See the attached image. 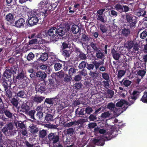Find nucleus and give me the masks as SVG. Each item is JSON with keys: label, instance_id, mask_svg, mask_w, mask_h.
<instances>
[{"label": "nucleus", "instance_id": "obj_1", "mask_svg": "<svg viewBox=\"0 0 147 147\" xmlns=\"http://www.w3.org/2000/svg\"><path fill=\"white\" fill-rule=\"evenodd\" d=\"M121 125L117 124H115L112 128L106 132L105 130L103 129H100L99 133L100 134H105V141L111 140L112 138L116 137L118 134V132L119 129L121 128Z\"/></svg>", "mask_w": 147, "mask_h": 147}, {"label": "nucleus", "instance_id": "obj_2", "mask_svg": "<svg viewBox=\"0 0 147 147\" xmlns=\"http://www.w3.org/2000/svg\"><path fill=\"white\" fill-rule=\"evenodd\" d=\"M45 1L46 0H44V1H41L37 5L38 9H37L38 12V14L39 19H43V20L44 18L48 15L47 4L45 3Z\"/></svg>", "mask_w": 147, "mask_h": 147}, {"label": "nucleus", "instance_id": "obj_3", "mask_svg": "<svg viewBox=\"0 0 147 147\" xmlns=\"http://www.w3.org/2000/svg\"><path fill=\"white\" fill-rule=\"evenodd\" d=\"M28 13L31 17L28 20V23L30 26L36 25L38 23L39 17L38 16V12L36 9H34L29 11Z\"/></svg>", "mask_w": 147, "mask_h": 147}, {"label": "nucleus", "instance_id": "obj_4", "mask_svg": "<svg viewBox=\"0 0 147 147\" xmlns=\"http://www.w3.org/2000/svg\"><path fill=\"white\" fill-rule=\"evenodd\" d=\"M125 19L127 22L129 23V25L130 28L136 27L138 21L135 16L132 14L128 13L125 15Z\"/></svg>", "mask_w": 147, "mask_h": 147}, {"label": "nucleus", "instance_id": "obj_5", "mask_svg": "<svg viewBox=\"0 0 147 147\" xmlns=\"http://www.w3.org/2000/svg\"><path fill=\"white\" fill-rule=\"evenodd\" d=\"M103 64V61H98L94 60L92 63H87V62L86 69L90 71L93 70L95 68V71H96L98 69L99 67L101 65Z\"/></svg>", "mask_w": 147, "mask_h": 147}, {"label": "nucleus", "instance_id": "obj_6", "mask_svg": "<svg viewBox=\"0 0 147 147\" xmlns=\"http://www.w3.org/2000/svg\"><path fill=\"white\" fill-rule=\"evenodd\" d=\"M13 125L12 122H9L7 124V125L4 126L2 129L3 133L6 134L7 132V135L11 136L14 135L16 132L13 131Z\"/></svg>", "mask_w": 147, "mask_h": 147}, {"label": "nucleus", "instance_id": "obj_7", "mask_svg": "<svg viewBox=\"0 0 147 147\" xmlns=\"http://www.w3.org/2000/svg\"><path fill=\"white\" fill-rule=\"evenodd\" d=\"M45 139L47 143L48 144H50L52 142L53 144H55L59 141V135H55V133L51 132Z\"/></svg>", "mask_w": 147, "mask_h": 147}, {"label": "nucleus", "instance_id": "obj_8", "mask_svg": "<svg viewBox=\"0 0 147 147\" xmlns=\"http://www.w3.org/2000/svg\"><path fill=\"white\" fill-rule=\"evenodd\" d=\"M57 30V28L56 27H52L47 32V36H50L51 40L54 42L57 41V40L56 39Z\"/></svg>", "mask_w": 147, "mask_h": 147}, {"label": "nucleus", "instance_id": "obj_9", "mask_svg": "<svg viewBox=\"0 0 147 147\" xmlns=\"http://www.w3.org/2000/svg\"><path fill=\"white\" fill-rule=\"evenodd\" d=\"M67 31L65 30L64 26H63V23L61 24L59 27L57 28V36L56 37V39L57 41L59 39H61L62 37L65 35Z\"/></svg>", "mask_w": 147, "mask_h": 147}, {"label": "nucleus", "instance_id": "obj_10", "mask_svg": "<svg viewBox=\"0 0 147 147\" xmlns=\"http://www.w3.org/2000/svg\"><path fill=\"white\" fill-rule=\"evenodd\" d=\"M140 95V92L138 91H133L132 93L131 94L130 97H128L129 101L127 102V105L130 106L131 104H133Z\"/></svg>", "mask_w": 147, "mask_h": 147}, {"label": "nucleus", "instance_id": "obj_11", "mask_svg": "<svg viewBox=\"0 0 147 147\" xmlns=\"http://www.w3.org/2000/svg\"><path fill=\"white\" fill-rule=\"evenodd\" d=\"M47 74L44 71H37L35 74V76L38 78L40 81H42V83L45 84H46L47 82L46 79L47 76Z\"/></svg>", "mask_w": 147, "mask_h": 147}, {"label": "nucleus", "instance_id": "obj_12", "mask_svg": "<svg viewBox=\"0 0 147 147\" xmlns=\"http://www.w3.org/2000/svg\"><path fill=\"white\" fill-rule=\"evenodd\" d=\"M63 91L61 92L59 94L57 95L55 97L53 98H46L45 101V102L50 105H53L54 104H56L58 102L59 99L60 94H63Z\"/></svg>", "mask_w": 147, "mask_h": 147}, {"label": "nucleus", "instance_id": "obj_13", "mask_svg": "<svg viewBox=\"0 0 147 147\" xmlns=\"http://www.w3.org/2000/svg\"><path fill=\"white\" fill-rule=\"evenodd\" d=\"M114 7L116 10H117L120 13L127 12L129 10V8L128 6L120 4V3H117L115 5Z\"/></svg>", "mask_w": 147, "mask_h": 147}, {"label": "nucleus", "instance_id": "obj_14", "mask_svg": "<svg viewBox=\"0 0 147 147\" xmlns=\"http://www.w3.org/2000/svg\"><path fill=\"white\" fill-rule=\"evenodd\" d=\"M75 51L77 55L78 58L80 60H84L87 58L86 55L78 47H75Z\"/></svg>", "mask_w": 147, "mask_h": 147}, {"label": "nucleus", "instance_id": "obj_15", "mask_svg": "<svg viewBox=\"0 0 147 147\" xmlns=\"http://www.w3.org/2000/svg\"><path fill=\"white\" fill-rule=\"evenodd\" d=\"M31 107V106L30 105V102H26L25 103H23L22 104L20 111L27 115L28 111L30 109Z\"/></svg>", "mask_w": 147, "mask_h": 147}, {"label": "nucleus", "instance_id": "obj_16", "mask_svg": "<svg viewBox=\"0 0 147 147\" xmlns=\"http://www.w3.org/2000/svg\"><path fill=\"white\" fill-rule=\"evenodd\" d=\"M127 105V103L126 105H125V104H124L123 101L121 100L120 101L118 102L116 104V106L119 107L117 109V111H119L121 109L122 111L121 112V113H123V111H125L128 108Z\"/></svg>", "mask_w": 147, "mask_h": 147}, {"label": "nucleus", "instance_id": "obj_17", "mask_svg": "<svg viewBox=\"0 0 147 147\" xmlns=\"http://www.w3.org/2000/svg\"><path fill=\"white\" fill-rule=\"evenodd\" d=\"M40 84H42L41 85L39 84L35 87V90L36 92H38V93H44L47 89L46 85H45L42 82Z\"/></svg>", "mask_w": 147, "mask_h": 147}, {"label": "nucleus", "instance_id": "obj_18", "mask_svg": "<svg viewBox=\"0 0 147 147\" xmlns=\"http://www.w3.org/2000/svg\"><path fill=\"white\" fill-rule=\"evenodd\" d=\"M105 140L100 137H95L93 138L92 142L97 145L103 146L105 143Z\"/></svg>", "mask_w": 147, "mask_h": 147}, {"label": "nucleus", "instance_id": "obj_19", "mask_svg": "<svg viewBox=\"0 0 147 147\" xmlns=\"http://www.w3.org/2000/svg\"><path fill=\"white\" fill-rule=\"evenodd\" d=\"M25 22L24 19L20 18L15 22L14 26L18 28L24 27Z\"/></svg>", "mask_w": 147, "mask_h": 147}, {"label": "nucleus", "instance_id": "obj_20", "mask_svg": "<svg viewBox=\"0 0 147 147\" xmlns=\"http://www.w3.org/2000/svg\"><path fill=\"white\" fill-rule=\"evenodd\" d=\"M111 53L113 58L115 60H118L120 57V55L118 51L113 48L111 49Z\"/></svg>", "mask_w": 147, "mask_h": 147}, {"label": "nucleus", "instance_id": "obj_21", "mask_svg": "<svg viewBox=\"0 0 147 147\" xmlns=\"http://www.w3.org/2000/svg\"><path fill=\"white\" fill-rule=\"evenodd\" d=\"M4 115L6 118V121H7L8 119L12 118L13 116H14V114L13 113L11 112L9 110L6 109L5 108Z\"/></svg>", "mask_w": 147, "mask_h": 147}, {"label": "nucleus", "instance_id": "obj_22", "mask_svg": "<svg viewBox=\"0 0 147 147\" xmlns=\"http://www.w3.org/2000/svg\"><path fill=\"white\" fill-rule=\"evenodd\" d=\"M32 97L34 102L37 104L41 103L45 98V97L42 96L37 95H36Z\"/></svg>", "mask_w": 147, "mask_h": 147}, {"label": "nucleus", "instance_id": "obj_23", "mask_svg": "<svg viewBox=\"0 0 147 147\" xmlns=\"http://www.w3.org/2000/svg\"><path fill=\"white\" fill-rule=\"evenodd\" d=\"M63 69L65 71L69 70L68 74L70 76L71 78L74 74H75L76 72V69L74 68V67H71L68 69V66H65L63 68Z\"/></svg>", "mask_w": 147, "mask_h": 147}, {"label": "nucleus", "instance_id": "obj_24", "mask_svg": "<svg viewBox=\"0 0 147 147\" xmlns=\"http://www.w3.org/2000/svg\"><path fill=\"white\" fill-rule=\"evenodd\" d=\"M104 55L103 53L99 49H98V51H97L96 53V57H97V59H101V61H103V63H104ZM96 59H95V60Z\"/></svg>", "mask_w": 147, "mask_h": 147}, {"label": "nucleus", "instance_id": "obj_25", "mask_svg": "<svg viewBox=\"0 0 147 147\" xmlns=\"http://www.w3.org/2000/svg\"><path fill=\"white\" fill-rule=\"evenodd\" d=\"M79 108L75 110V114L76 116L78 117H82L85 114V110L84 108L82 109L80 111Z\"/></svg>", "mask_w": 147, "mask_h": 147}, {"label": "nucleus", "instance_id": "obj_26", "mask_svg": "<svg viewBox=\"0 0 147 147\" xmlns=\"http://www.w3.org/2000/svg\"><path fill=\"white\" fill-rule=\"evenodd\" d=\"M40 53V57L37 59L38 61H44L47 60L48 58V54L46 53Z\"/></svg>", "mask_w": 147, "mask_h": 147}, {"label": "nucleus", "instance_id": "obj_27", "mask_svg": "<svg viewBox=\"0 0 147 147\" xmlns=\"http://www.w3.org/2000/svg\"><path fill=\"white\" fill-rule=\"evenodd\" d=\"M121 33L123 36L128 37L131 34L130 30L129 29L124 28L121 29Z\"/></svg>", "mask_w": 147, "mask_h": 147}, {"label": "nucleus", "instance_id": "obj_28", "mask_svg": "<svg viewBox=\"0 0 147 147\" xmlns=\"http://www.w3.org/2000/svg\"><path fill=\"white\" fill-rule=\"evenodd\" d=\"M71 30L73 34H77L80 31V28L78 25L74 24L72 25Z\"/></svg>", "mask_w": 147, "mask_h": 147}, {"label": "nucleus", "instance_id": "obj_29", "mask_svg": "<svg viewBox=\"0 0 147 147\" xmlns=\"http://www.w3.org/2000/svg\"><path fill=\"white\" fill-rule=\"evenodd\" d=\"M135 15L137 16L138 17L142 16H144L146 13V11L144 9H142L140 8L138 10H137L135 12Z\"/></svg>", "mask_w": 147, "mask_h": 147}, {"label": "nucleus", "instance_id": "obj_30", "mask_svg": "<svg viewBox=\"0 0 147 147\" xmlns=\"http://www.w3.org/2000/svg\"><path fill=\"white\" fill-rule=\"evenodd\" d=\"M5 107H0V119L3 121H6V118L4 115Z\"/></svg>", "mask_w": 147, "mask_h": 147}, {"label": "nucleus", "instance_id": "obj_31", "mask_svg": "<svg viewBox=\"0 0 147 147\" xmlns=\"http://www.w3.org/2000/svg\"><path fill=\"white\" fill-rule=\"evenodd\" d=\"M3 75L7 78H11L12 76L10 68L6 69L3 73Z\"/></svg>", "mask_w": 147, "mask_h": 147}, {"label": "nucleus", "instance_id": "obj_32", "mask_svg": "<svg viewBox=\"0 0 147 147\" xmlns=\"http://www.w3.org/2000/svg\"><path fill=\"white\" fill-rule=\"evenodd\" d=\"M38 130V127H37L36 125H32L30 127V131L32 134H35L36 133Z\"/></svg>", "mask_w": 147, "mask_h": 147}, {"label": "nucleus", "instance_id": "obj_33", "mask_svg": "<svg viewBox=\"0 0 147 147\" xmlns=\"http://www.w3.org/2000/svg\"><path fill=\"white\" fill-rule=\"evenodd\" d=\"M45 120L47 122L52 121L54 120L53 115L51 114H47L45 118Z\"/></svg>", "mask_w": 147, "mask_h": 147}, {"label": "nucleus", "instance_id": "obj_34", "mask_svg": "<svg viewBox=\"0 0 147 147\" xmlns=\"http://www.w3.org/2000/svg\"><path fill=\"white\" fill-rule=\"evenodd\" d=\"M107 107L111 111H113V112H117L115 105L112 102L109 103L107 105Z\"/></svg>", "mask_w": 147, "mask_h": 147}, {"label": "nucleus", "instance_id": "obj_35", "mask_svg": "<svg viewBox=\"0 0 147 147\" xmlns=\"http://www.w3.org/2000/svg\"><path fill=\"white\" fill-rule=\"evenodd\" d=\"M114 94V92L110 89H108L107 90V98H111L113 97Z\"/></svg>", "mask_w": 147, "mask_h": 147}, {"label": "nucleus", "instance_id": "obj_36", "mask_svg": "<svg viewBox=\"0 0 147 147\" xmlns=\"http://www.w3.org/2000/svg\"><path fill=\"white\" fill-rule=\"evenodd\" d=\"M90 45L95 51H98V49H100V47L98 45L97 43L92 42L90 43Z\"/></svg>", "mask_w": 147, "mask_h": 147}, {"label": "nucleus", "instance_id": "obj_37", "mask_svg": "<svg viewBox=\"0 0 147 147\" xmlns=\"http://www.w3.org/2000/svg\"><path fill=\"white\" fill-rule=\"evenodd\" d=\"M35 55L32 52H30L28 53V55H26L25 56V57H26V59L28 61H31L32 60L34 57Z\"/></svg>", "mask_w": 147, "mask_h": 147}, {"label": "nucleus", "instance_id": "obj_38", "mask_svg": "<svg viewBox=\"0 0 147 147\" xmlns=\"http://www.w3.org/2000/svg\"><path fill=\"white\" fill-rule=\"evenodd\" d=\"M10 68L11 72V76H13L14 74L16 73V72L18 70V66L16 65H11Z\"/></svg>", "mask_w": 147, "mask_h": 147}, {"label": "nucleus", "instance_id": "obj_39", "mask_svg": "<svg viewBox=\"0 0 147 147\" xmlns=\"http://www.w3.org/2000/svg\"><path fill=\"white\" fill-rule=\"evenodd\" d=\"M79 123L78 121H71L69 123H66L65 125V127H69L73 125H77L79 124Z\"/></svg>", "mask_w": 147, "mask_h": 147}, {"label": "nucleus", "instance_id": "obj_40", "mask_svg": "<svg viewBox=\"0 0 147 147\" xmlns=\"http://www.w3.org/2000/svg\"><path fill=\"white\" fill-rule=\"evenodd\" d=\"M47 134V131L46 130L43 129L42 130H40L39 132V136L41 138H43L46 136Z\"/></svg>", "mask_w": 147, "mask_h": 147}, {"label": "nucleus", "instance_id": "obj_41", "mask_svg": "<svg viewBox=\"0 0 147 147\" xmlns=\"http://www.w3.org/2000/svg\"><path fill=\"white\" fill-rule=\"evenodd\" d=\"M11 103L12 104L13 106L17 108L18 104V101L17 99L15 98H13L11 99L10 100Z\"/></svg>", "mask_w": 147, "mask_h": 147}, {"label": "nucleus", "instance_id": "obj_42", "mask_svg": "<svg viewBox=\"0 0 147 147\" xmlns=\"http://www.w3.org/2000/svg\"><path fill=\"white\" fill-rule=\"evenodd\" d=\"M36 113V111L34 110H31L30 111H28V115H29L31 119H35L34 117V115Z\"/></svg>", "mask_w": 147, "mask_h": 147}, {"label": "nucleus", "instance_id": "obj_43", "mask_svg": "<svg viewBox=\"0 0 147 147\" xmlns=\"http://www.w3.org/2000/svg\"><path fill=\"white\" fill-rule=\"evenodd\" d=\"M87 65V62L85 61H82L79 64L78 66V68L80 69H82L85 68Z\"/></svg>", "mask_w": 147, "mask_h": 147}, {"label": "nucleus", "instance_id": "obj_44", "mask_svg": "<svg viewBox=\"0 0 147 147\" xmlns=\"http://www.w3.org/2000/svg\"><path fill=\"white\" fill-rule=\"evenodd\" d=\"M49 0H46L45 1V3H46L47 7V11H48L53 10L54 9V8H53L52 4L48 3Z\"/></svg>", "mask_w": 147, "mask_h": 147}, {"label": "nucleus", "instance_id": "obj_45", "mask_svg": "<svg viewBox=\"0 0 147 147\" xmlns=\"http://www.w3.org/2000/svg\"><path fill=\"white\" fill-rule=\"evenodd\" d=\"M61 48L62 51L65 49H70V48L68 47V41L64 42L62 44Z\"/></svg>", "mask_w": 147, "mask_h": 147}, {"label": "nucleus", "instance_id": "obj_46", "mask_svg": "<svg viewBox=\"0 0 147 147\" xmlns=\"http://www.w3.org/2000/svg\"><path fill=\"white\" fill-rule=\"evenodd\" d=\"M62 54L65 57H69L70 53V49H66L62 51Z\"/></svg>", "mask_w": 147, "mask_h": 147}, {"label": "nucleus", "instance_id": "obj_47", "mask_svg": "<svg viewBox=\"0 0 147 147\" xmlns=\"http://www.w3.org/2000/svg\"><path fill=\"white\" fill-rule=\"evenodd\" d=\"M144 69L143 70H139L137 71V74L138 75L140 76L141 77H143L145 75L146 72V68L145 67Z\"/></svg>", "mask_w": 147, "mask_h": 147}, {"label": "nucleus", "instance_id": "obj_48", "mask_svg": "<svg viewBox=\"0 0 147 147\" xmlns=\"http://www.w3.org/2000/svg\"><path fill=\"white\" fill-rule=\"evenodd\" d=\"M141 100L144 103H147V92L145 91L144 95L141 99Z\"/></svg>", "mask_w": 147, "mask_h": 147}, {"label": "nucleus", "instance_id": "obj_49", "mask_svg": "<svg viewBox=\"0 0 147 147\" xmlns=\"http://www.w3.org/2000/svg\"><path fill=\"white\" fill-rule=\"evenodd\" d=\"M62 67V64L61 63H56L54 65V69L56 71L60 70Z\"/></svg>", "mask_w": 147, "mask_h": 147}, {"label": "nucleus", "instance_id": "obj_50", "mask_svg": "<svg viewBox=\"0 0 147 147\" xmlns=\"http://www.w3.org/2000/svg\"><path fill=\"white\" fill-rule=\"evenodd\" d=\"M82 38L84 42H88L90 40V38L88 37L87 34L86 33L83 34L82 36Z\"/></svg>", "mask_w": 147, "mask_h": 147}, {"label": "nucleus", "instance_id": "obj_51", "mask_svg": "<svg viewBox=\"0 0 147 147\" xmlns=\"http://www.w3.org/2000/svg\"><path fill=\"white\" fill-rule=\"evenodd\" d=\"M13 19V16L11 13H9L6 16L5 19L8 21H11Z\"/></svg>", "mask_w": 147, "mask_h": 147}, {"label": "nucleus", "instance_id": "obj_52", "mask_svg": "<svg viewBox=\"0 0 147 147\" xmlns=\"http://www.w3.org/2000/svg\"><path fill=\"white\" fill-rule=\"evenodd\" d=\"M75 129L73 127H70L66 129L67 134L71 136L73 134L74 131Z\"/></svg>", "mask_w": 147, "mask_h": 147}, {"label": "nucleus", "instance_id": "obj_53", "mask_svg": "<svg viewBox=\"0 0 147 147\" xmlns=\"http://www.w3.org/2000/svg\"><path fill=\"white\" fill-rule=\"evenodd\" d=\"M99 28L102 33H105L107 31V29L105 25L100 24L99 26Z\"/></svg>", "mask_w": 147, "mask_h": 147}, {"label": "nucleus", "instance_id": "obj_54", "mask_svg": "<svg viewBox=\"0 0 147 147\" xmlns=\"http://www.w3.org/2000/svg\"><path fill=\"white\" fill-rule=\"evenodd\" d=\"M2 84L4 87V90L6 91L9 86H8V84L7 82V80H4L2 83Z\"/></svg>", "mask_w": 147, "mask_h": 147}, {"label": "nucleus", "instance_id": "obj_55", "mask_svg": "<svg viewBox=\"0 0 147 147\" xmlns=\"http://www.w3.org/2000/svg\"><path fill=\"white\" fill-rule=\"evenodd\" d=\"M80 7V3H75L74 5V8L73 9V11H70L73 12V13L76 11V10L78 9H79Z\"/></svg>", "mask_w": 147, "mask_h": 147}, {"label": "nucleus", "instance_id": "obj_56", "mask_svg": "<svg viewBox=\"0 0 147 147\" xmlns=\"http://www.w3.org/2000/svg\"><path fill=\"white\" fill-rule=\"evenodd\" d=\"M103 79L106 80H109V77L108 73L107 72H103L101 73Z\"/></svg>", "mask_w": 147, "mask_h": 147}, {"label": "nucleus", "instance_id": "obj_57", "mask_svg": "<svg viewBox=\"0 0 147 147\" xmlns=\"http://www.w3.org/2000/svg\"><path fill=\"white\" fill-rule=\"evenodd\" d=\"M125 71L123 70H119L118 71L117 76L118 78H120L125 73Z\"/></svg>", "mask_w": 147, "mask_h": 147}, {"label": "nucleus", "instance_id": "obj_58", "mask_svg": "<svg viewBox=\"0 0 147 147\" xmlns=\"http://www.w3.org/2000/svg\"><path fill=\"white\" fill-rule=\"evenodd\" d=\"M25 94V92L24 90H20L18 91V92L17 93V95L18 97L23 98L24 97V96Z\"/></svg>", "mask_w": 147, "mask_h": 147}, {"label": "nucleus", "instance_id": "obj_59", "mask_svg": "<svg viewBox=\"0 0 147 147\" xmlns=\"http://www.w3.org/2000/svg\"><path fill=\"white\" fill-rule=\"evenodd\" d=\"M140 36L141 39H144L146 38L147 36V32L146 30H144L140 34Z\"/></svg>", "mask_w": 147, "mask_h": 147}, {"label": "nucleus", "instance_id": "obj_60", "mask_svg": "<svg viewBox=\"0 0 147 147\" xmlns=\"http://www.w3.org/2000/svg\"><path fill=\"white\" fill-rule=\"evenodd\" d=\"M123 80V84L126 87L129 86L131 83V81H129V80H127V79H125V80Z\"/></svg>", "mask_w": 147, "mask_h": 147}, {"label": "nucleus", "instance_id": "obj_61", "mask_svg": "<svg viewBox=\"0 0 147 147\" xmlns=\"http://www.w3.org/2000/svg\"><path fill=\"white\" fill-rule=\"evenodd\" d=\"M82 86V84L80 82L76 83L74 84V87L76 89H81Z\"/></svg>", "mask_w": 147, "mask_h": 147}, {"label": "nucleus", "instance_id": "obj_62", "mask_svg": "<svg viewBox=\"0 0 147 147\" xmlns=\"http://www.w3.org/2000/svg\"><path fill=\"white\" fill-rule=\"evenodd\" d=\"M24 77V73H23L22 72H21L18 74L16 78L19 80L23 79Z\"/></svg>", "mask_w": 147, "mask_h": 147}, {"label": "nucleus", "instance_id": "obj_63", "mask_svg": "<svg viewBox=\"0 0 147 147\" xmlns=\"http://www.w3.org/2000/svg\"><path fill=\"white\" fill-rule=\"evenodd\" d=\"M63 25L65 28V30H66L67 32V31H69L70 28V24L67 22H65V23H63Z\"/></svg>", "mask_w": 147, "mask_h": 147}, {"label": "nucleus", "instance_id": "obj_64", "mask_svg": "<svg viewBox=\"0 0 147 147\" xmlns=\"http://www.w3.org/2000/svg\"><path fill=\"white\" fill-rule=\"evenodd\" d=\"M82 77L79 73V74L76 75L74 78V80L75 81H79L81 80Z\"/></svg>", "mask_w": 147, "mask_h": 147}]
</instances>
